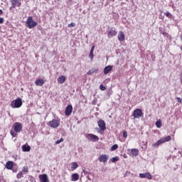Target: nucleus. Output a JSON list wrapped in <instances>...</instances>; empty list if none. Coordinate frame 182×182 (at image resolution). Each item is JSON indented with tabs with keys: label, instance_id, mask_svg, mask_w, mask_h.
<instances>
[{
	"label": "nucleus",
	"instance_id": "f257e3e1",
	"mask_svg": "<svg viewBox=\"0 0 182 182\" xmlns=\"http://www.w3.org/2000/svg\"><path fill=\"white\" fill-rule=\"evenodd\" d=\"M171 141V136H167L165 137L161 138L156 143H154L152 144L153 147H159L160 144H163L164 143H166L167 141Z\"/></svg>",
	"mask_w": 182,
	"mask_h": 182
},
{
	"label": "nucleus",
	"instance_id": "f03ea898",
	"mask_svg": "<svg viewBox=\"0 0 182 182\" xmlns=\"http://www.w3.org/2000/svg\"><path fill=\"white\" fill-rule=\"evenodd\" d=\"M26 25L29 29H33V28L38 26V23L33 21L32 16H28L26 21Z\"/></svg>",
	"mask_w": 182,
	"mask_h": 182
},
{
	"label": "nucleus",
	"instance_id": "7ed1b4c3",
	"mask_svg": "<svg viewBox=\"0 0 182 182\" xmlns=\"http://www.w3.org/2000/svg\"><path fill=\"white\" fill-rule=\"evenodd\" d=\"M23 105L22 99L17 98L11 102V107L13 109H19Z\"/></svg>",
	"mask_w": 182,
	"mask_h": 182
},
{
	"label": "nucleus",
	"instance_id": "20e7f679",
	"mask_svg": "<svg viewBox=\"0 0 182 182\" xmlns=\"http://www.w3.org/2000/svg\"><path fill=\"white\" fill-rule=\"evenodd\" d=\"M48 126L53 127V129H56L60 126V119H54L48 122Z\"/></svg>",
	"mask_w": 182,
	"mask_h": 182
},
{
	"label": "nucleus",
	"instance_id": "39448f33",
	"mask_svg": "<svg viewBox=\"0 0 182 182\" xmlns=\"http://www.w3.org/2000/svg\"><path fill=\"white\" fill-rule=\"evenodd\" d=\"M13 127L16 133H21V132H22L23 126H22V123L21 122H15L13 125Z\"/></svg>",
	"mask_w": 182,
	"mask_h": 182
},
{
	"label": "nucleus",
	"instance_id": "423d86ee",
	"mask_svg": "<svg viewBox=\"0 0 182 182\" xmlns=\"http://www.w3.org/2000/svg\"><path fill=\"white\" fill-rule=\"evenodd\" d=\"M134 119H140L143 116V111L141 109H136L133 112Z\"/></svg>",
	"mask_w": 182,
	"mask_h": 182
},
{
	"label": "nucleus",
	"instance_id": "0eeeda50",
	"mask_svg": "<svg viewBox=\"0 0 182 182\" xmlns=\"http://www.w3.org/2000/svg\"><path fill=\"white\" fill-rule=\"evenodd\" d=\"M107 37L110 39V38H113L117 35V31L116 28L112 27L107 32Z\"/></svg>",
	"mask_w": 182,
	"mask_h": 182
},
{
	"label": "nucleus",
	"instance_id": "6e6552de",
	"mask_svg": "<svg viewBox=\"0 0 182 182\" xmlns=\"http://www.w3.org/2000/svg\"><path fill=\"white\" fill-rule=\"evenodd\" d=\"M98 160L100 163H107L109 157L106 154H101L99 156Z\"/></svg>",
	"mask_w": 182,
	"mask_h": 182
},
{
	"label": "nucleus",
	"instance_id": "1a4fd4ad",
	"mask_svg": "<svg viewBox=\"0 0 182 182\" xmlns=\"http://www.w3.org/2000/svg\"><path fill=\"white\" fill-rule=\"evenodd\" d=\"M139 177L141 178H148V180H151L153 178L151 173H150L149 172H146L144 173H140Z\"/></svg>",
	"mask_w": 182,
	"mask_h": 182
},
{
	"label": "nucleus",
	"instance_id": "9d476101",
	"mask_svg": "<svg viewBox=\"0 0 182 182\" xmlns=\"http://www.w3.org/2000/svg\"><path fill=\"white\" fill-rule=\"evenodd\" d=\"M38 178L41 182H49V178H48V175L46 173L40 174Z\"/></svg>",
	"mask_w": 182,
	"mask_h": 182
},
{
	"label": "nucleus",
	"instance_id": "9b49d317",
	"mask_svg": "<svg viewBox=\"0 0 182 182\" xmlns=\"http://www.w3.org/2000/svg\"><path fill=\"white\" fill-rule=\"evenodd\" d=\"M97 124L100 127V129L101 130H102L103 132H105V130L106 129V122H105L103 121V119H100L98 122H97Z\"/></svg>",
	"mask_w": 182,
	"mask_h": 182
},
{
	"label": "nucleus",
	"instance_id": "f8f14e48",
	"mask_svg": "<svg viewBox=\"0 0 182 182\" xmlns=\"http://www.w3.org/2000/svg\"><path fill=\"white\" fill-rule=\"evenodd\" d=\"M73 111V107H72V105L67 106L65 111V116H70V114H72Z\"/></svg>",
	"mask_w": 182,
	"mask_h": 182
},
{
	"label": "nucleus",
	"instance_id": "ddd939ff",
	"mask_svg": "<svg viewBox=\"0 0 182 182\" xmlns=\"http://www.w3.org/2000/svg\"><path fill=\"white\" fill-rule=\"evenodd\" d=\"M12 8L15 9L16 6H21L22 3L19 0H11Z\"/></svg>",
	"mask_w": 182,
	"mask_h": 182
},
{
	"label": "nucleus",
	"instance_id": "4468645a",
	"mask_svg": "<svg viewBox=\"0 0 182 182\" xmlns=\"http://www.w3.org/2000/svg\"><path fill=\"white\" fill-rule=\"evenodd\" d=\"M87 137L89 139V140H91V141H97V140H99V136L93 134H88Z\"/></svg>",
	"mask_w": 182,
	"mask_h": 182
},
{
	"label": "nucleus",
	"instance_id": "2eb2a0df",
	"mask_svg": "<svg viewBox=\"0 0 182 182\" xmlns=\"http://www.w3.org/2000/svg\"><path fill=\"white\" fill-rule=\"evenodd\" d=\"M117 37H118V41H119V42H123V41L126 39L124 32L123 31H119Z\"/></svg>",
	"mask_w": 182,
	"mask_h": 182
},
{
	"label": "nucleus",
	"instance_id": "dca6fc26",
	"mask_svg": "<svg viewBox=\"0 0 182 182\" xmlns=\"http://www.w3.org/2000/svg\"><path fill=\"white\" fill-rule=\"evenodd\" d=\"M14 161H8L6 163V168H7V170H12V168H14Z\"/></svg>",
	"mask_w": 182,
	"mask_h": 182
},
{
	"label": "nucleus",
	"instance_id": "f3484780",
	"mask_svg": "<svg viewBox=\"0 0 182 182\" xmlns=\"http://www.w3.org/2000/svg\"><path fill=\"white\" fill-rule=\"evenodd\" d=\"M131 151V156H132V157H137V156H139V149L134 148L130 149Z\"/></svg>",
	"mask_w": 182,
	"mask_h": 182
},
{
	"label": "nucleus",
	"instance_id": "a211bd4d",
	"mask_svg": "<svg viewBox=\"0 0 182 182\" xmlns=\"http://www.w3.org/2000/svg\"><path fill=\"white\" fill-rule=\"evenodd\" d=\"M58 83H60V85H63L65 83V81L66 80V77L65 75H60L57 79Z\"/></svg>",
	"mask_w": 182,
	"mask_h": 182
},
{
	"label": "nucleus",
	"instance_id": "6ab92c4d",
	"mask_svg": "<svg viewBox=\"0 0 182 182\" xmlns=\"http://www.w3.org/2000/svg\"><path fill=\"white\" fill-rule=\"evenodd\" d=\"M35 85L36 86H42L43 85H45V80H43V79H37L35 81Z\"/></svg>",
	"mask_w": 182,
	"mask_h": 182
},
{
	"label": "nucleus",
	"instance_id": "aec40b11",
	"mask_svg": "<svg viewBox=\"0 0 182 182\" xmlns=\"http://www.w3.org/2000/svg\"><path fill=\"white\" fill-rule=\"evenodd\" d=\"M112 69H113V67L111 65H108L104 68V73L105 75H107V73H110Z\"/></svg>",
	"mask_w": 182,
	"mask_h": 182
},
{
	"label": "nucleus",
	"instance_id": "412c9836",
	"mask_svg": "<svg viewBox=\"0 0 182 182\" xmlns=\"http://www.w3.org/2000/svg\"><path fill=\"white\" fill-rule=\"evenodd\" d=\"M71 180L72 181H77V180H79V174L78 173H73L71 176Z\"/></svg>",
	"mask_w": 182,
	"mask_h": 182
},
{
	"label": "nucleus",
	"instance_id": "4be33fe9",
	"mask_svg": "<svg viewBox=\"0 0 182 182\" xmlns=\"http://www.w3.org/2000/svg\"><path fill=\"white\" fill-rule=\"evenodd\" d=\"M22 151H31V146L29 145H23L22 146Z\"/></svg>",
	"mask_w": 182,
	"mask_h": 182
},
{
	"label": "nucleus",
	"instance_id": "5701e85b",
	"mask_svg": "<svg viewBox=\"0 0 182 182\" xmlns=\"http://www.w3.org/2000/svg\"><path fill=\"white\" fill-rule=\"evenodd\" d=\"M95 51V46H92L90 51L89 58L93 60V52Z\"/></svg>",
	"mask_w": 182,
	"mask_h": 182
},
{
	"label": "nucleus",
	"instance_id": "b1692460",
	"mask_svg": "<svg viewBox=\"0 0 182 182\" xmlns=\"http://www.w3.org/2000/svg\"><path fill=\"white\" fill-rule=\"evenodd\" d=\"M99 69L94 68L92 70H90L89 71H87V75H93V73H97Z\"/></svg>",
	"mask_w": 182,
	"mask_h": 182
},
{
	"label": "nucleus",
	"instance_id": "393cba45",
	"mask_svg": "<svg viewBox=\"0 0 182 182\" xmlns=\"http://www.w3.org/2000/svg\"><path fill=\"white\" fill-rule=\"evenodd\" d=\"M78 167H79V165L77 164V162H73V163L72 164L71 168H72L73 170H76V168H77Z\"/></svg>",
	"mask_w": 182,
	"mask_h": 182
},
{
	"label": "nucleus",
	"instance_id": "a878e982",
	"mask_svg": "<svg viewBox=\"0 0 182 182\" xmlns=\"http://www.w3.org/2000/svg\"><path fill=\"white\" fill-rule=\"evenodd\" d=\"M156 126L158 129H160V127H161L162 126L161 119H159L158 121H156Z\"/></svg>",
	"mask_w": 182,
	"mask_h": 182
},
{
	"label": "nucleus",
	"instance_id": "bb28decb",
	"mask_svg": "<svg viewBox=\"0 0 182 182\" xmlns=\"http://www.w3.org/2000/svg\"><path fill=\"white\" fill-rule=\"evenodd\" d=\"M119 160H120L119 156H115V157L111 159L110 161H112V163H116V161H119Z\"/></svg>",
	"mask_w": 182,
	"mask_h": 182
},
{
	"label": "nucleus",
	"instance_id": "cd10ccee",
	"mask_svg": "<svg viewBox=\"0 0 182 182\" xmlns=\"http://www.w3.org/2000/svg\"><path fill=\"white\" fill-rule=\"evenodd\" d=\"M22 177H23V172L19 171L16 176V178L19 179V178H22Z\"/></svg>",
	"mask_w": 182,
	"mask_h": 182
},
{
	"label": "nucleus",
	"instance_id": "c85d7f7f",
	"mask_svg": "<svg viewBox=\"0 0 182 182\" xmlns=\"http://www.w3.org/2000/svg\"><path fill=\"white\" fill-rule=\"evenodd\" d=\"M117 149H119V146L117 144H114L111 147V151H114V150H117Z\"/></svg>",
	"mask_w": 182,
	"mask_h": 182
},
{
	"label": "nucleus",
	"instance_id": "c756f323",
	"mask_svg": "<svg viewBox=\"0 0 182 182\" xmlns=\"http://www.w3.org/2000/svg\"><path fill=\"white\" fill-rule=\"evenodd\" d=\"M29 168L28 166H23L22 168V173H28Z\"/></svg>",
	"mask_w": 182,
	"mask_h": 182
},
{
	"label": "nucleus",
	"instance_id": "7c9ffc66",
	"mask_svg": "<svg viewBox=\"0 0 182 182\" xmlns=\"http://www.w3.org/2000/svg\"><path fill=\"white\" fill-rule=\"evenodd\" d=\"M164 15H166V16L167 18H171V14H170V12L166 11V12L164 14Z\"/></svg>",
	"mask_w": 182,
	"mask_h": 182
},
{
	"label": "nucleus",
	"instance_id": "2f4dec72",
	"mask_svg": "<svg viewBox=\"0 0 182 182\" xmlns=\"http://www.w3.org/2000/svg\"><path fill=\"white\" fill-rule=\"evenodd\" d=\"M100 90L105 91V90H106L107 88L102 84H101L100 85Z\"/></svg>",
	"mask_w": 182,
	"mask_h": 182
},
{
	"label": "nucleus",
	"instance_id": "473e14b6",
	"mask_svg": "<svg viewBox=\"0 0 182 182\" xmlns=\"http://www.w3.org/2000/svg\"><path fill=\"white\" fill-rule=\"evenodd\" d=\"M10 134H11L12 137H16V136H17L16 132H14L13 131H11Z\"/></svg>",
	"mask_w": 182,
	"mask_h": 182
},
{
	"label": "nucleus",
	"instance_id": "72a5a7b5",
	"mask_svg": "<svg viewBox=\"0 0 182 182\" xmlns=\"http://www.w3.org/2000/svg\"><path fill=\"white\" fill-rule=\"evenodd\" d=\"M62 141H63V138H61L59 140H57L55 142V144H60V143H62Z\"/></svg>",
	"mask_w": 182,
	"mask_h": 182
},
{
	"label": "nucleus",
	"instance_id": "f704fd0d",
	"mask_svg": "<svg viewBox=\"0 0 182 182\" xmlns=\"http://www.w3.org/2000/svg\"><path fill=\"white\" fill-rule=\"evenodd\" d=\"M75 23H71L70 24L68 25V28H73L75 27Z\"/></svg>",
	"mask_w": 182,
	"mask_h": 182
},
{
	"label": "nucleus",
	"instance_id": "c9c22d12",
	"mask_svg": "<svg viewBox=\"0 0 182 182\" xmlns=\"http://www.w3.org/2000/svg\"><path fill=\"white\" fill-rule=\"evenodd\" d=\"M123 137H124V139L127 137V132L126 130L123 131Z\"/></svg>",
	"mask_w": 182,
	"mask_h": 182
},
{
	"label": "nucleus",
	"instance_id": "e433bc0d",
	"mask_svg": "<svg viewBox=\"0 0 182 182\" xmlns=\"http://www.w3.org/2000/svg\"><path fill=\"white\" fill-rule=\"evenodd\" d=\"M177 100H178V103H181V102H182V100L180 97H177Z\"/></svg>",
	"mask_w": 182,
	"mask_h": 182
},
{
	"label": "nucleus",
	"instance_id": "4c0bfd02",
	"mask_svg": "<svg viewBox=\"0 0 182 182\" xmlns=\"http://www.w3.org/2000/svg\"><path fill=\"white\" fill-rule=\"evenodd\" d=\"M11 170H12L13 173H16V171H18V169H16V168H12Z\"/></svg>",
	"mask_w": 182,
	"mask_h": 182
},
{
	"label": "nucleus",
	"instance_id": "58836bf2",
	"mask_svg": "<svg viewBox=\"0 0 182 182\" xmlns=\"http://www.w3.org/2000/svg\"><path fill=\"white\" fill-rule=\"evenodd\" d=\"M4 23V18H0V23Z\"/></svg>",
	"mask_w": 182,
	"mask_h": 182
},
{
	"label": "nucleus",
	"instance_id": "ea45409f",
	"mask_svg": "<svg viewBox=\"0 0 182 182\" xmlns=\"http://www.w3.org/2000/svg\"><path fill=\"white\" fill-rule=\"evenodd\" d=\"M4 14V11L2 10H0V15H2Z\"/></svg>",
	"mask_w": 182,
	"mask_h": 182
},
{
	"label": "nucleus",
	"instance_id": "a19ab883",
	"mask_svg": "<svg viewBox=\"0 0 182 182\" xmlns=\"http://www.w3.org/2000/svg\"><path fill=\"white\" fill-rule=\"evenodd\" d=\"M181 41H182V35H181Z\"/></svg>",
	"mask_w": 182,
	"mask_h": 182
},
{
	"label": "nucleus",
	"instance_id": "79ce46f5",
	"mask_svg": "<svg viewBox=\"0 0 182 182\" xmlns=\"http://www.w3.org/2000/svg\"><path fill=\"white\" fill-rule=\"evenodd\" d=\"M124 159H127V156H124Z\"/></svg>",
	"mask_w": 182,
	"mask_h": 182
},
{
	"label": "nucleus",
	"instance_id": "37998d69",
	"mask_svg": "<svg viewBox=\"0 0 182 182\" xmlns=\"http://www.w3.org/2000/svg\"><path fill=\"white\" fill-rule=\"evenodd\" d=\"M162 34H163V35H166V33H163Z\"/></svg>",
	"mask_w": 182,
	"mask_h": 182
}]
</instances>
